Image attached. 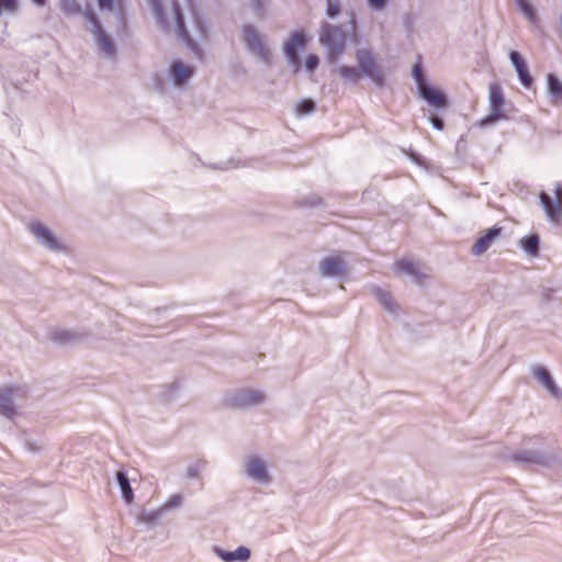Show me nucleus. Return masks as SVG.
<instances>
[{
    "instance_id": "nucleus-15",
    "label": "nucleus",
    "mask_w": 562,
    "mask_h": 562,
    "mask_svg": "<svg viewBox=\"0 0 562 562\" xmlns=\"http://www.w3.org/2000/svg\"><path fill=\"white\" fill-rule=\"evenodd\" d=\"M86 16L94 25L99 48L108 55H113L115 52L114 45L110 37L102 31L95 15L93 13H87Z\"/></svg>"
},
{
    "instance_id": "nucleus-11",
    "label": "nucleus",
    "mask_w": 562,
    "mask_h": 562,
    "mask_svg": "<svg viewBox=\"0 0 562 562\" xmlns=\"http://www.w3.org/2000/svg\"><path fill=\"white\" fill-rule=\"evenodd\" d=\"M30 231L37 239H40L49 249L58 250L61 248L53 233L41 223L30 224Z\"/></svg>"
},
{
    "instance_id": "nucleus-30",
    "label": "nucleus",
    "mask_w": 562,
    "mask_h": 562,
    "mask_svg": "<svg viewBox=\"0 0 562 562\" xmlns=\"http://www.w3.org/2000/svg\"><path fill=\"white\" fill-rule=\"evenodd\" d=\"M18 2H0V14L5 11H14Z\"/></svg>"
},
{
    "instance_id": "nucleus-33",
    "label": "nucleus",
    "mask_w": 562,
    "mask_h": 562,
    "mask_svg": "<svg viewBox=\"0 0 562 562\" xmlns=\"http://www.w3.org/2000/svg\"><path fill=\"white\" fill-rule=\"evenodd\" d=\"M98 3H99V9L101 11L110 10L113 4V2H103V1H100Z\"/></svg>"
},
{
    "instance_id": "nucleus-27",
    "label": "nucleus",
    "mask_w": 562,
    "mask_h": 562,
    "mask_svg": "<svg viewBox=\"0 0 562 562\" xmlns=\"http://www.w3.org/2000/svg\"><path fill=\"white\" fill-rule=\"evenodd\" d=\"M413 76H414V78L416 80L418 89L420 88V85L422 86L426 85V80L424 78L423 70H422V65H420L419 61L414 65Z\"/></svg>"
},
{
    "instance_id": "nucleus-1",
    "label": "nucleus",
    "mask_w": 562,
    "mask_h": 562,
    "mask_svg": "<svg viewBox=\"0 0 562 562\" xmlns=\"http://www.w3.org/2000/svg\"><path fill=\"white\" fill-rule=\"evenodd\" d=\"M153 11L160 23L168 26L173 25L179 37L190 46L193 44L184 27L182 10L178 2H154Z\"/></svg>"
},
{
    "instance_id": "nucleus-26",
    "label": "nucleus",
    "mask_w": 562,
    "mask_h": 562,
    "mask_svg": "<svg viewBox=\"0 0 562 562\" xmlns=\"http://www.w3.org/2000/svg\"><path fill=\"white\" fill-rule=\"evenodd\" d=\"M315 104L312 100L305 99L299 102L296 110L300 114H306L314 110Z\"/></svg>"
},
{
    "instance_id": "nucleus-16",
    "label": "nucleus",
    "mask_w": 562,
    "mask_h": 562,
    "mask_svg": "<svg viewBox=\"0 0 562 562\" xmlns=\"http://www.w3.org/2000/svg\"><path fill=\"white\" fill-rule=\"evenodd\" d=\"M532 374L552 395L558 394V389L548 372V370L541 366H537L532 369Z\"/></svg>"
},
{
    "instance_id": "nucleus-22",
    "label": "nucleus",
    "mask_w": 562,
    "mask_h": 562,
    "mask_svg": "<svg viewBox=\"0 0 562 562\" xmlns=\"http://www.w3.org/2000/svg\"><path fill=\"white\" fill-rule=\"evenodd\" d=\"M220 555L226 562L247 561L250 557V551L246 547H239L235 551L231 552L221 551Z\"/></svg>"
},
{
    "instance_id": "nucleus-34",
    "label": "nucleus",
    "mask_w": 562,
    "mask_h": 562,
    "mask_svg": "<svg viewBox=\"0 0 562 562\" xmlns=\"http://www.w3.org/2000/svg\"><path fill=\"white\" fill-rule=\"evenodd\" d=\"M55 338H56L57 340H59V341H66V340L69 338V334H68V333H66V331H63V333L60 334V336H56Z\"/></svg>"
},
{
    "instance_id": "nucleus-25",
    "label": "nucleus",
    "mask_w": 562,
    "mask_h": 562,
    "mask_svg": "<svg viewBox=\"0 0 562 562\" xmlns=\"http://www.w3.org/2000/svg\"><path fill=\"white\" fill-rule=\"evenodd\" d=\"M520 11L525 14V16L531 23L537 22L536 11L531 4V2H518Z\"/></svg>"
},
{
    "instance_id": "nucleus-10",
    "label": "nucleus",
    "mask_w": 562,
    "mask_h": 562,
    "mask_svg": "<svg viewBox=\"0 0 562 562\" xmlns=\"http://www.w3.org/2000/svg\"><path fill=\"white\" fill-rule=\"evenodd\" d=\"M346 270L347 265L341 255L328 256L321 262V271L325 277L340 276Z\"/></svg>"
},
{
    "instance_id": "nucleus-2",
    "label": "nucleus",
    "mask_w": 562,
    "mask_h": 562,
    "mask_svg": "<svg viewBox=\"0 0 562 562\" xmlns=\"http://www.w3.org/2000/svg\"><path fill=\"white\" fill-rule=\"evenodd\" d=\"M319 43L327 52L328 61L334 64L345 52L346 33L340 26L324 24L319 33Z\"/></svg>"
},
{
    "instance_id": "nucleus-36",
    "label": "nucleus",
    "mask_w": 562,
    "mask_h": 562,
    "mask_svg": "<svg viewBox=\"0 0 562 562\" xmlns=\"http://www.w3.org/2000/svg\"><path fill=\"white\" fill-rule=\"evenodd\" d=\"M350 30L353 34L356 33V21L353 16L350 19Z\"/></svg>"
},
{
    "instance_id": "nucleus-32",
    "label": "nucleus",
    "mask_w": 562,
    "mask_h": 562,
    "mask_svg": "<svg viewBox=\"0 0 562 562\" xmlns=\"http://www.w3.org/2000/svg\"><path fill=\"white\" fill-rule=\"evenodd\" d=\"M430 121H431V123H432V125H434V127H435V128H437V130H439V131L443 130V127H445V123H443V121H442L440 117H438V116H432V117L430 119Z\"/></svg>"
},
{
    "instance_id": "nucleus-21",
    "label": "nucleus",
    "mask_w": 562,
    "mask_h": 562,
    "mask_svg": "<svg viewBox=\"0 0 562 562\" xmlns=\"http://www.w3.org/2000/svg\"><path fill=\"white\" fill-rule=\"evenodd\" d=\"M336 72L341 78H344L346 81L353 82V83H357L362 77L359 68L358 67L356 68L352 66H346V65L339 66L336 69Z\"/></svg>"
},
{
    "instance_id": "nucleus-6",
    "label": "nucleus",
    "mask_w": 562,
    "mask_h": 562,
    "mask_svg": "<svg viewBox=\"0 0 562 562\" xmlns=\"http://www.w3.org/2000/svg\"><path fill=\"white\" fill-rule=\"evenodd\" d=\"M244 41L248 48L262 60H270L271 52L265 43L262 35L258 33L256 29L250 25H246L244 27Z\"/></svg>"
},
{
    "instance_id": "nucleus-12",
    "label": "nucleus",
    "mask_w": 562,
    "mask_h": 562,
    "mask_svg": "<svg viewBox=\"0 0 562 562\" xmlns=\"http://www.w3.org/2000/svg\"><path fill=\"white\" fill-rule=\"evenodd\" d=\"M19 391V387H3L0 390V414L13 418L16 415V409L13 404V395Z\"/></svg>"
},
{
    "instance_id": "nucleus-4",
    "label": "nucleus",
    "mask_w": 562,
    "mask_h": 562,
    "mask_svg": "<svg viewBox=\"0 0 562 562\" xmlns=\"http://www.w3.org/2000/svg\"><path fill=\"white\" fill-rule=\"evenodd\" d=\"M356 61L362 76L370 78L379 87L384 85V72L371 50L366 48L358 49Z\"/></svg>"
},
{
    "instance_id": "nucleus-20",
    "label": "nucleus",
    "mask_w": 562,
    "mask_h": 562,
    "mask_svg": "<svg viewBox=\"0 0 562 562\" xmlns=\"http://www.w3.org/2000/svg\"><path fill=\"white\" fill-rule=\"evenodd\" d=\"M373 293L374 295L376 296V299L379 300V302L390 312H395L397 308H398V305L397 303L395 302V300L393 299V296L391 295V293L380 289V288H374L373 289Z\"/></svg>"
},
{
    "instance_id": "nucleus-31",
    "label": "nucleus",
    "mask_w": 562,
    "mask_h": 562,
    "mask_svg": "<svg viewBox=\"0 0 562 562\" xmlns=\"http://www.w3.org/2000/svg\"><path fill=\"white\" fill-rule=\"evenodd\" d=\"M339 2H328L327 12L330 16H335L339 12Z\"/></svg>"
},
{
    "instance_id": "nucleus-35",
    "label": "nucleus",
    "mask_w": 562,
    "mask_h": 562,
    "mask_svg": "<svg viewBox=\"0 0 562 562\" xmlns=\"http://www.w3.org/2000/svg\"><path fill=\"white\" fill-rule=\"evenodd\" d=\"M370 3H371V5H372L374 9H382L385 2L376 1V2H370Z\"/></svg>"
},
{
    "instance_id": "nucleus-5",
    "label": "nucleus",
    "mask_w": 562,
    "mask_h": 562,
    "mask_svg": "<svg viewBox=\"0 0 562 562\" xmlns=\"http://www.w3.org/2000/svg\"><path fill=\"white\" fill-rule=\"evenodd\" d=\"M308 38L303 31L293 32L288 42L284 44V54L289 63L293 66L294 71H299L301 67V60L299 56V49L303 48Z\"/></svg>"
},
{
    "instance_id": "nucleus-3",
    "label": "nucleus",
    "mask_w": 562,
    "mask_h": 562,
    "mask_svg": "<svg viewBox=\"0 0 562 562\" xmlns=\"http://www.w3.org/2000/svg\"><path fill=\"white\" fill-rule=\"evenodd\" d=\"M488 103L490 113L480 121L481 126H486L490 124H494L498 121L508 119L504 110V93L502 87L496 82L491 83L488 87Z\"/></svg>"
},
{
    "instance_id": "nucleus-14",
    "label": "nucleus",
    "mask_w": 562,
    "mask_h": 562,
    "mask_svg": "<svg viewBox=\"0 0 562 562\" xmlns=\"http://www.w3.org/2000/svg\"><path fill=\"white\" fill-rule=\"evenodd\" d=\"M422 97L432 106L443 109L448 105V101L442 91L429 87L427 83L418 89Z\"/></svg>"
},
{
    "instance_id": "nucleus-9",
    "label": "nucleus",
    "mask_w": 562,
    "mask_h": 562,
    "mask_svg": "<svg viewBox=\"0 0 562 562\" xmlns=\"http://www.w3.org/2000/svg\"><path fill=\"white\" fill-rule=\"evenodd\" d=\"M394 270L396 274L406 273L414 277L417 281H422L423 279L427 278L425 267L419 262H415L407 258L397 260L394 263Z\"/></svg>"
},
{
    "instance_id": "nucleus-17",
    "label": "nucleus",
    "mask_w": 562,
    "mask_h": 562,
    "mask_svg": "<svg viewBox=\"0 0 562 562\" xmlns=\"http://www.w3.org/2000/svg\"><path fill=\"white\" fill-rule=\"evenodd\" d=\"M171 74L177 85H183L192 76L193 69L181 61H175L171 66Z\"/></svg>"
},
{
    "instance_id": "nucleus-23",
    "label": "nucleus",
    "mask_w": 562,
    "mask_h": 562,
    "mask_svg": "<svg viewBox=\"0 0 562 562\" xmlns=\"http://www.w3.org/2000/svg\"><path fill=\"white\" fill-rule=\"evenodd\" d=\"M116 479H117L119 485L121 487L123 498L125 499V502L127 504H131L134 499V494H133V490L130 485V481H128L127 476L125 475V473L119 471L116 473Z\"/></svg>"
},
{
    "instance_id": "nucleus-29",
    "label": "nucleus",
    "mask_w": 562,
    "mask_h": 562,
    "mask_svg": "<svg viewBox=\"0 0 562 562\" xmlns=\"http://www.w3.org/2000/svg\"><path fill=\"white\" fill-rule=\"evenodd\" d=\"M318 63V57L314 54H311L305 59V67L308 71H314L317 68Z\"/></svg>"
},
{
    "instance_id": "nucleus-7",
    "label": "nucleus",
    "mask_w": 562,
    "mask_h": 562,
    "mask_svg": "<svg viewBox=\"0 0 562 562\" xmlns=\"http://www.w3.org/2000/svg\"><path fill=\"white\" fill-rule=\"evenodd\" d=\"M555 202L546 193H540V201L549 220L560 224L562 220V187L558 186L554 191Z\"/></svg>"
},
{
    "instance_id": "nucleus-8",
    "label": "nucleus",
    "mask_w": 562,
    "mask_h": 562,
    "mask_svg": "<svg viewBox=\"0 0 562 562\" xmlns=\"http://www.w3.org/2000/svg\"><path fill=\"white\" fill-rule=\"evenodd\" d=\"M502 231V227L496 225L484 231L472 246L471 252L475 256L483 255L501 236Z\"/></svg>"
},
{
    "instance_id": "nucleus-19",
    "label": "nucleus",
    "mask_w": 562,
    "mask_h": 562,
    "mask_svg": "<svg viewBox=\"0 0 562 562\" xmlns=\"http://www.w3.org/2000/svg\"><path fill=\"white\" fill-rule=\"evenodd\" d=\"M247 473L254 479L265 481L268 479L267 470L265 463L257 459L252 458L247 463Z\"/></svg>"
},
{
    "instance_id": "nucleus-24",
    "label": "nucleus",
    "mask_w": 562,
    "mask_h": 562,
    "mask_svg": "<svg viewBox=\"0 0 562 562\" xmlns=\"http://www.w3.org/2000/svg\"><path fill=\"white\" fill-rule=\"evenodd\" d=\"M521 246L526 252L536 256L539 249V238L537 235H530L521 239Z\"/></svg>"
},
{
    "instance_id": "nucleus-28",
    "label": "nucleus",
    "mask_w": 562,
    "mask_h": 562,
    "mask_svg": "<svg viewBox=\"0 0 562 562\" xmlns=\"http://www.w3.org/2000/svg\"><path fill=\"white\" fill-rule=\"evenodd\" d=\"M262 394L257 391H248L244 396V402L246 403H258L262 400Z\"/></svg>"
},
{
    "instance_id": "nucleus-13",
    "label": "nucleus",
    "mask_w": 562,
    "mask_h": 562,
    "mask_svg": "<svg viewBox=\"0 0 562 562\" xmlns=\"http://www.w3.org/2000/svg\"><path fill=\"white\" fill-rule=\"evenodd\" d=\"M509 58L517 71V75L519 77L521 85L525 88H530L532 86V77L530 76V74L528 71V67H527L525 59L516 50L510 52Z\"/></svg>"
},
{
    "instance_id": "nucleus-37",
    "label": "nucleus",
    "mask_w": 562,
    "mask_h": 562,
    "mask_svg": "<svg viewBox=\"0 0 562 562\" xmlns=\"http://www.w3.org/2000/svg\"><path fill=\"white\" fill-rule=\"evenodd\" d=\"M189 10H190L191 12H193V8H192V5H191V4L189 5Z\"/></svg>"
},
{
    "instance_id": "nucleus-18",
    "label": "nucleus",
    "mask_w": 562,
    "mask_h": 562,
    "mask_svg": "<svg viewBox=\"0 0 562 562\" xmlns=\"http://www.w3.org/2000/svg\"><path fill=\"white\" fill-rule=\"evenodd\" d=\"M547 81L551 102L558 105L562 101V82L552 74L548 75Z\"/></svg>"
}]
</instances>
